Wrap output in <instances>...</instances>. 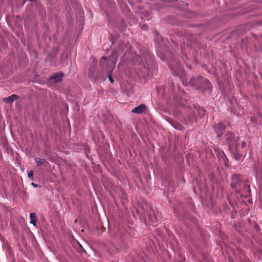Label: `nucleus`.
<instances>
[{
    "instance_id": "aec40b11",
    "label": "nucleus",
    "mask_w": 262,
    "mask_h": 262,
    "mask_svg": "<svg viewBox=\"0 0 262 262\" xmlns=\"http://www.w3.org/2000/svg\"><path fill=\"white\" fill-rule=\"evenodd\" d=\"M146 28H147V27L146 26H144V25L142 27V29H143V30H146Z\"/></svg>"
},
{
    "instance_id": "6e6552de",
    "label": "nucleus",
    "mask_w": 262,
    "mask_h": 262,
    "mask_svg": "<svg viewBox=\"0 0 262 262\" xmlns=\"http://www.w3.org/2000/svg\"><path fill=\"white\" fill-rule=\"evenodd\" d=\"M63 77V74L61 73H56L52 76L51 79L55 80V82H57L61 80Z\"/></svg>"
},
{
    "instance_id": "39448f33",
    "label": "nucleus",
    "mask_w": 262,
    "mask_h": 262,
    "mask_svg": "<svg viewBox=\"0 0 262 262\" xmlns=\"http://www.w3.org/2000/svg\"><path fill=\"white\" fill-rule=\"evenodd\" d=\"M225 129V124L223 122H219L214 128L215 132L219 137L222 136L223 132Z\"/></svg>"
},
{
    "instance_id": "f257e3e1",
    "label": "nucleus",
    "mask_w": 262,
    "mask_h": 262,
    "mask_svg": "<svg viewBox=\"0 0 262 262\" xmlns=\"http://www.w3.org/2000/svg\"><path fill=\"white\" fill-rule=\"evenodd\" d=\"M118 54L114 52L112 53L108 58L102 57L100 61V64L103 68H104L106 64V70L107 71V77L112 83H114V80L111 76L112 73L115 67L117 61Z\"/></svg>"
},
{
    "instance_id": "4468645a",
    "label": "nucleus",
    "mask_w": 262,
    "mask_h": 262,
    "mask_svg": "<svg viewBox=\"0 0 262 262\" xmlns=\"http://www.w3.org/2000/svg\"><path fill=\"white\" fill-rule=\"evenodd\" d=\"M220 156H221V158H223V160L224 161L225 165H226V160L227 159V158L226 157V156H225L224 152H222L220 154Z\"/></svg>"
},
{
    "instance_id": "f8f14e48",
    "label": "nucleus",
    "mask_w": 262,
    "mask_h": 262,
    "mask_svg": "<svg viewBox=\"0 0 262 262\" xmlns=\"http://www.w3.org/2000/svg\"><path fill=\"white\" fill-rule=\"evenodd\" d=\"M204 83L205 84V86H206V88H205V89H210L211 88V83L210 82L207 80H204Z\"/></svg>"
},
{
    "instance_id": "9d476101",
    "label": "nucleus",
    "mask_w": 262,
    "mask_h": 262,
    "mask_svg": "<svg viewBox=\"0 0 262 262\" xmlns=\"http://www.w3.org/2000/svg\"><path fill=\"white\" fill-rule=\"evenodd\" d=\"M35 161L37 165L39 166L44 164L46 162V160L45 159L36 158L35 159Z\"/></svg>"
},
{
    "instance_id": "ddd939ff",
    "label": "nucleus",
    "mask_w": 262,
    "mask_h": 262,
    "mask_svg": "<svg viewBox=\"0 0 262 262\" xmlns=\"http://www.w3.org/2000/svg\"><path fill=\"white\" fill-rule=\"evenodd\" d=\"M95 67H92L90 69V71L89 72V75L90 76H92L94 75V72H95Z\"/></svg>"
},
{
    "instance_id": "a211bd4d",
    "label": "nucleus",
    "mask_w": 262,
    "mask_h": 262,
    "mask_svg": "<svg viewBox=\"0 0 262 262\" xmlns=\"http://www.w3.org/2000/svg\"><path fill=\"white\" fill-rule=\"evenodd\" d=\"M126 48H127V50H126V52H125V56H127V51H128L129 49H130V48H131V46H130V45H128V46L126 47Z\"/></svg>"
},
{
    "instance_id": "7ed1b4c3",
    "label": "nucleus",
    "mask_w": 262,
    "mask_h": 262,
    "mask_svg": "<svg viewBox=\"0 0 262 262\" xmlns=\"http://www.w3.org/2000/svg\"><path fill=\"white\" fill-rule=\"evenodd\" d=\"M239 137L236 136L233 133H228L226 135V141L229 145V148L231 149L232 146L238 140Z\"/></svg>"
},
{
    "instance_id": "412c9836",
    "label": "nucleus",
    "mask_w": 262,
    "mask_h": 262,
    "mask_svg": "<svg viewBox=\"0 0 262 262\" xmlns=\"http://www.w3.org/2000/svg\"><path fill=\"white\" fill-rule=\"evenodd\" d=\"M32 185L34 187H37V185L34 184V183H32Z\"/></svg>"
},
{
    "instance_id": "20e7f679",
    "label": "nucleus",
    "mask_w": 262,
    "mask_h": 262,
    "mask_svg": "<svg viewBox=\"0 0 262 262\" xmlns=\"http://www.w3.org/2000/svg\"><path fill=\"white\" fill-rule=\"evenodd\" d=\"M147 110L146 106L144 104H141L139 106L135 107L132 111V112L137 114H141L143 113H145Z\"/></svg>"
},
{
    "instance_id": "1a4fd4ad",
    "label": "nucleus",
    "mask_w": 262,
    "mask_h": 262,
    "mask_svg": "<svg viewBox=\"0 0 262 262\" xmlns=\"http://www.w3.org/2000/svg\"><path fill=\"white\" fill-rule=\"evenodd\" d=\"M30 223L33 224L34 227L36 226V216L35 213H31L30 214Z\"/></svg>"
},
{
    "instance_id": "f03ea898",
    "label": "nucleus",
    "mask_w": 262,
    "mask_h": 262,
    "mask_svg": "<svg viewBox=\"0 0 262 262\" xmlns=\"http://www.w3.org/2000/svg\"><path fill=\"white\" fill-rule=\"evenodd\" d=\"M142 56L144 57V60H142V56H135L132 59V62L134 65H141L144 69L147 68V62L149 59H150L151 55L149 52H146L143 54Z\"/></svg>"
},
{
    "instance_id": "2eb2a0df",
    "label": "nucleus",
    "mask_w": 262,
    "mask_h": 262,
    "mask_svg": "<svg viewBox=\"0 0 262 262\" xmlns=\"http://www.w3.org/2000/svg\"><path fill=\"white\" fill-rule=\"evenodd\" d=\"M173 127L177 129L182 130L183 128V126L180 124H177L174 125Z\"/></svg>"
},
{
    "instance_id": "9b49d317",
    "label": "nucleus",
    "mask_w": 262,
    "mask_h": 262,
    "mask_svg": "<svg viewBox=\"0 0 262 262\" xmlns=\"http://www.w3.org/2000/svg\"><path fill=\"white\" fill-rule=\"evenodd\" d=\"M234 158L237 160H240L242 158L243 155L238 153L234 154Z\"/></svg>"
},
{
    "instance_id": "4be33fe9",
    "label": "nucleus",
    "mask_w": 262,
    "mask_h": 262,
    "mask_svg": "<svg viewBox=\"0 0 262 262\" xmlns=\"http://www.w3.org/2000/svg\"><path fill=\"white\" fill-rule=\"evenodd\" d=\"M120 65H121V63H119L118 64V67H120Z\"/></svg>"
},
{
    "instance_id": "423d86ee",
    "label": "nucleus",
    "mask_w": 262,
    "mask_h": 262,
    "mask_svg": "<svg viewBox=\"0 0 262 262\" xmlns=\"http://www.w3.org/2000/svg\"><path fill=\"white\" fill-rule=\"evenodd\" d=\"M17 98V96L15 94H13L9 97L4 98V101L8 103L11 104L12 102H13L15 100H16Z\"/></svg>"
},
{
    "instance_id": "f3484780",
    "label": "nucleus",
    "mask_w": 262,
    "mask_h": 262,
    "mask_svg": "<svg viewBox=\"0 0 262 262\" xmlns=\"http://www.w3.org/2000/svg\"><path fill=\"white\" fill-rule=\"evenodd\" d=\"M246 146V143L245 142H243L241 144V148H245Z\"/></svg>"
},
{
    "instance_id": "0eeeda50",
    "label": "nucleus",
    "mask_w": 262,
    "mask_h": 262,
    "mask_svg": "<svg viewBox=\"0 0 262 262\" xmlns=\"http://www.w3.org/2000/svg\"><path fill=\"white\" fill-rule=\"evenodd\" d=\"M149 220L153 224H155L158 223L159 217L157 216L155 213H152V214H149Z\"/></svg>"
},
{
    "instance_id": "dca6fc26",
    "label": "nucleus",
    "mask_w": 262,
    "mask_h": 262,
    "mask_svg": "<svg viewBox=\"0 0 262 262\" xmlns=\"http://www.w3.org/2000/svg\"><path fill=\"white\" fill-rule=\"evenodd\" d=\"M28 176L29 178L33 180V171H30L28 173Z\"/></svg>"
},
{
    "instance_id": "6ab92c4d",
    "label": "nucleus",
    "mask_w": 262,
    "mask_h": 262,
    "mask_svg": "<svg viewBox=\"0 0 262 262\" xmlns=\"http://www.w3.org/2000/svg\"><path fill=\"white\" fill-rule=\"evenodd\" d=\"M233 113H234V114H235V113H236V115H237V116H242V114H239V113H236L235 112V111H234V110H233Z\"/></svg>"
}]
</instances>
